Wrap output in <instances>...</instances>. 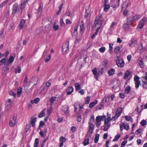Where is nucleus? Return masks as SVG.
I'll return each mask as SVG.
<instances>
[{"mask_svg": "<svg viewBox=\"0 0 147 147\" xmlns=\"http://www.w3.org/2000/svg\"><path fill=\"white\" fill-rule=\"evenodd\" d=\"M22 10L21 8L19 7L17 3H15L13 4L12 8V14L15 15L16 14L22 13Z\"/></svg>", "mask_w": 147, "mask_h": 147, "instance_id": "nucleus-1", "label": "nucleus"}, {"mask_svg": "<svg viewBox=\"0 0 147 147\" xmlns=\"http://www.w3.org/2000/svg\"><path fill=\"white\" fill-rule=\"evenodd\" d=\"M117 59L116 61L117 65L119 67H123L125 63L123 59L119 58L118 56H117Z\"/></svg>", "mask_w": 147, "mask_h": 147, "instance_id": "nucleus-2", "label": "nucleus"}, {"mask_svg": "<svg viewBox=\"0 0 147 147\" xmlns=\"http://www.w3.org/2000/svg\"><path fill=\"white\" fill-rule=\"evenodd\" d=\"M123 109L122 108L120 107L118 108L116 111L115 115L112 117L111 119V120L113 119L115 120L117 118L119 117Z\"/></svg>", "mask_w": 147, "mask_h": 147, "instance_id": "nucleus-3", "label": "nucleus"}, {"mask_svg": "<svg viewBox=\"0 0 147 147\" xmlns=\"http://www.w3.org/2000/svg\"><path fill=\"white\" fill-rule=\"evenodd\" d=\"M146 17H144L140 21L138 26V28L142 29L143 28L144 26L146 23Z\"/></svg>", "mask_w": 147, "mask_h": 147, "instance_id": "nucleus-4", "label": "nucleus"}, {"mask_svg": "<svg viewBox=\"0 0 147 147\" xmlns=\"http://www.w3.org/2000/svg\"><path fill=\"white\" fill-rule=\"evenodd\" d=\"M99 18L98 17H96V19L95 21L94 22V24L96 27H97L98 26H99L100 27V26L103 24L102 20H99Z\"/></svg>", "mask_w": 147, "mask_h": 147, "instance_id": "nucleus-5", "label": "nucleus"}, {"mask_svg": "<svg viewBox=\"0 0 147 147\" xmlns=\"http://www.w3.org/2000/svg\"><path fill=\"white\" fill-rule=\"evenodd\" d=\"M120 0H115L114 2H112L111 7L114 9H117L119 7L120 4Z\"/></svg>", "mask_w": 147, "mask_h": 147, "instance_id": "nucleus-6", "label": "nucleus"}, {"mask_svg": "<svg viewBox=\"0 0 147 147\" xmlns=\"http://www.w3.org/2000/svg\"><path fill=\"white\" fill-rule=\"evenodd\" d=\"M12 64V63H9V61L8 60L7 61H5V63L3 67V70L5 71H8L9 70V65Z\"/></svg>", "mask_w": 147, "mask_h": 147, "instance_id": "nucleus-7", "label": "nucleus"}, {"mask_svg": "<svg viewBox=\"0 0 147 147\" xmlns=\"http://www.w3.org/2000/svg\"><path fill=\"white\" fill-rule=\"evenodd\" d=\"M37 116V115H34L32 116L30 119L32 127H34L35 126V123L37 119L36 117V116Z\"/></svg>", "mask_w": 147, "mask_h": 147, "instance_id": "nucleus-8", "label": "nucleus"}, {"mask_svg": "<svg viewBox=\"0 0 147 147\" xmlns=\"http://www.w3.org/2000/svg\"><path fill=\"white\" fill-rule=\"evenodd\" d=\"M137 43V41L135 38H132L130 41L129 42V45L130 47H132L133 46H134L136 45Z\"/></svg>", "mask_w": 147, "mask_h": 147, "instance_id": "nucleus-9", "label": "nucleus"}, {"mask_svg": "<svg viewBox=\"0 0 147 147\" xmlns=\"http://www.w3.org/2000/svg\"><path fill=\"white\" fill-rule=\"evenodd\" d=\"M69 43L66 42V43L63 44L62 46L63 51H65V53H67L69 50Z\"/></svg>", "mask_w": 147, "mask_h": 147, "instance_id": "nucleus-10", "label": "nucleus"}, {"mask_svg": "<svg viewBox=\"0 0 147 147\" xmlns=\"http://www.w3.org/2000/svg\"><path fill=\"white\" fill-rule=\"evenodd\" d=\"M92 72H93V75L94 76V78L96 80H98V78L100 76L99 71L98 72L96 68H94L92 70Z\"/></svg>", "mask_w": 147, "mask_h": 147, "instance_id": "nucleus-11", "label": "nucleus"}, {"mask_svg": "<svg viewBox=\"0 0 147 147\" xmlns=\"http://www.w3.org/2000/svg\"><path fill=\"white\" fill-rule=\"evenodd\" d=\"M138 62L139 64L140 67L142 68H143L144 67V63L142 60V58L141 57H140L138 60Z\"/></svg>", "mask_w": 147, "mask_h": 147, "instance_id": "nucleus-12", "label": "nucleus"}, {"mask_svg": "<svg viewBox=\"0 0 147 147\" xmlns=\"http://www.w3.org/2000/svg\"><path fill=\"white\" fill-rule=\"evenodd\" d=\"M124 127V129L126 130H128L129 129V125L128 124H127L125 125L124 123H122L121 125H120V130L121 131H122L123 128Z\"/></svg>", "mask_w": 147, "mask_h": 147, "instance_id": "nucleus-13", "label": "nucleus"}, {"mask_svg": "<svg viewBox=\"0 0 147 147\" xmlns=\"http://www.w3.org/2000/svg\"><path fill=\"white\" fill-rule=\"evenodd\" d=\"M66 139L63 136L59 138V141L60 142L59 147H62L63 145V143L66 141Z\"/></svg>", "mask_w": 147, "mask_h": 147, "instance_id": "nucleus-14", "label": "nucleus"}, {"mask_svg": "<svg viewBox=\"0 0 147 147\" xmlns=\"http://www.w3.org/2000/svg\"><path fill=\"white\" fill-rule=\"evenodd\" d=\"M74 88L71 86L68 87L66 90V92L67 95H69L72 93L74 91Z\"/></svg>", "mask_w": 147, "mask_h": 147, "instance_id": "nucleus-15", "label": "nucleus"}, {"mask_svg": "<svg viewBox=\"0 0 147 147\" xmlns=\"http://www.w3.org/2000/svg\"><path fill=\"white\" fill-rule=\"evenodd\" d=\"M28 2H26V1L24 0L23 2L22 1L20 4L19 5V7L21 8V9L22 10L25 8L26 3Z\"/></svg>", "mask_w": 147, "mask_h": 147, "instance_id": "nucleus-16", "label": "nucleus"}, {"mask_svg": "<svg viewBox=\"0 0 147 147\" xmlns=\"http://www.w3.org/2000/svg\"><path fill=\"white\" fill-rule=\"evenodd\" d=\"M25 22L26 21L24 19H22L21 20L19 25L20 27V29L23 28V26L25 24Z\"/></svg>", "mask_w": 147, "mask_h": 147, "instance_id": "nucleus-17", "label": "nucleus"}, {"mask_svg": "<svg viewBox=\"0 0 147 147\" xmlns=\"http://www.w3.org/2000/svg\"><path fill=\"white\" fill-rule=\"evenodd\" d=\"M22 92V88L20 87H19L17 89V96L18 97H19L21 96Z\"/></svg>", "mask_w": 147, "mask_h": 147, "instance_id": "nucleus-18", "label": "nucleus"}, {"mask_svg": "<svg viewBox=\"0 0 147 147\" xmlns=\"http://www.w3.org/2000/svg\"><path fill=\"white\" fill-rule=\"evenodd\" d=\"M51 84V83L50 80L47 81L46 83V86L44 88V90L48 89Z\"/></svg>", "mask_w": 147, "mask_h": 147, "instance_id": "nucleus-19", "label": "nucleus"}, {"mask_svg": "<svg viewBox=\"0 0 147 147\" xmlns=\"http://www.w3.org/2000/svg\"><path fill=\"white\" fill-rule=\"evenodd\" d=\"M46 109H43L38 115V117L40 118H41L42 117H44L45 115V111L46 110Z\"/></svg>", "mask_w": 147, "mask_h": 147, "instance_id": "nucleus-20", "label": "nucleus"}, {"mask_svg": "<svg viewBox=\"0 0 147 147\" xmlns=\"http://www.w3.org/2000/svg\"><path fill=\"white\" fill-rule=\"evenodd\" d=\"M89 131L92 133V131L94 129V125L92 123H89Z\"/></svg>", "mask_w": 147, "mask_h": 147, "instance_id": "nucleus-21", "label": "nucleus"}, {"mask_svg": "<svg viewBox=\"0 0 147 147\" xmlns=\"http://www.w3.org/2000/svg\"><path fill=\"white\" fill-rule=\"evenodd\" d=\"M131 74V72L129 71H126L123 79L124 80L126 79Z\"/></svg>", "mask_w": 147, "mask_h": 147, "instance_id": "nucleus-22", "label": "nucleus"}, {"mask_svg": "<svg viewBox=\"0 0 147 147\" xmlns=\"http://www.w3.org/2000/svg\"><path fill=\"white\" fill-rule=\"evenodd\" d=\"M59 97V95H56L52 97L50 99V101H55V100H58V98Z\"/></svg>", "mask_w": 147, "mask_h": 147, "instance_id": "nucleus-23", "label": "nucleus"}, {"mask_svg": "<svg viewBox=\"0 0 147 147\" xmlns=\"http://www.w3.org/2000/svg\"><path fill=\"white\" fill-rule=\"evenodd\" d=\"M115 70L113 68L111 69L108 72V74L109 76H111L114 74Z\"/></svg>", "mask_w": 147, "mask_h": 147, "instance_id": "nucleus-24", "label": "nucleus"}, {"mask_svg": "<svg viewBox=\"0 0 147 147\" xmlns=\"http://www.w3.org/2000/svg\"><path fill=\"white\" fill-rule=\"evenodd\" d=\"M117 24V23L114 22H112V23L110 26L109 28V30H114V27L115 25Z\"/></svg>", "mask_w": 147, "mask_h": 147, "instance_id": "nucleus-25", "label": "nucleus"}, {"mask_svg": "<svg viewBox=\"0 0 147 147\" xmlns=\"http://www.w3.org/2000/svg\"><path fill=\"white\" fill-rule=\"evenodd\" d=\"M141 17V16L139 14L135 15L132 17L134 21L138 20L139 19H140Z\"/></svg>", "mask_w": 147, "mask_h": 147, "instance_id": "nucleus-26", "label": "nucleus"}, {"mask_svg": "<svg viewBox=\"0 0 147 147\" xmlns=\"http://www.w3.org/2000/svg\"><path fill=\"white\" fill-rule=\"evenodd\" d=\"M75 86L76 91L79 90L81 89L80 86L78 83H76L75 84Z\"/></svg>", "mask_w": 147, "mask_h": 147, "instance_id": "nucleus-27", "label": "nucleus"}, {"mask_svg": "<svg viewBox=\"0 0 147 147\" xmlns=\"http://www.w3.org/2000/svg\"><path fill=\"white\" fill-rule=\"evenodd\" d=\"M131 88L130 86H127L126 87L125 90L124 92L126 94H128L130 91Z\"/></svg>", "mask_w": 147, "mask_h": 147, "instance_id": "nucleus-28", "label": "nucleus"}, {"mask_svg": "<svg viewBox=\"0 0 147 147\" xmlns=\"http://www.w3.org/2000/svg\"><path fill=\"white\" fill-rule=\"evenodd\" d=\"M6 59V57H4L0 61V65H2L5 64Z\"/></svg>", "mask_w": 147, "mask_h": 147, "instance_id": "nucleus-29", "label": "nucleus"}, {"mask_svg": "<svg viewBox=\"0 0 147 147\" xmlns=\"http://www.w3.org/2000/svg\"><path fill=\"white\" fill-rule=\"evenodd\" d=\"M63 110L65 114H67L68 113V107L67 106H65L63 107Z\"/></svg>", "mask_w": 147, "mask_h": 147, "instance_id": "nucleus-30", "label": "nucleus"}, {"mask_svg": "<svg viewBox=\"0 0 147 147\" xmlns=\"http://www.w3.org/2000/svg\"><path fill=\"white\" fill-rule=\"evenodd\" d=\"M38 102H31L30 103L28 104V108L29 109H31L32 108V105H33L34 103L37 104L38 103Z\"/></svg>", "mask_w": 147, "mask_h": 147, "instance_id": "nucleus-31", "label": "nucleus"}, {"mask_svg": "<svg viewBox=\"0 0 147 147\" xmlns=\"http://www.w3.org/2000/svg\"><path fill=\"white\" fill-rule=\"evenodd\" d=\"M105 125L104 129V131H107L110 127V123H104Z\"/></svg>", "mask_w": 147, "mask_h": 147, "instance_id": "nucleus-32", "label": "nucleus"}, {"mask_svg": "<svg viewBox=\"0 0 147 147\" xmlns=\"http://www.w3.org/2000/svg\"><path fill=\"white\" fill-rule=\"evenodd\" d=\"M53 27L54 30L56 31L59 30V26L58 25H56L55 23H54L53 25Z\"/></svg>", "mask_w": 147, "mask_h": 147, "instance_id": "nucleus-33", "label": "nucleus"}, {"mask_svg": "<svg viewBox=\"0 0 147 147\" xmlns=\"http://www.w3.org/2000/svg\"><path fill=\"white\" fill-rule=\"evenodd\" d=\"M83 107V106L82 105H78L77 106H75V111H77V109H78L79 111H80L82 109V108Z\"/></svg>", "mask_w": 147, "mask_h": 147, "instance_id": "nucleus-34", "label": "nucleus"}, {"mask_svg": "<svg viewBox=\"0 0 147 147\" xmlns=\"http://www.w3.org/2000/svg\"><path fill=\"white\" fill-rule=\"evenodd\" d=\"M130 24L129 23L127 22L125 23L123 25V28L125 29H127L129 27Z\"/></svg>", "mask_w": 147, "mask_h": 147, "instance_id": "nucleus-35", "label": "nucleus"}, {"mask_svg": "<svg viewBox=\"0 0 147 147\" xmlns=\"http://www.w3.org/2000/svg\"><path fill=\"white\" fill-rule=\"evenodd\" d=\"M110 7V5H105L104 6V10L105 12H107L109 10Z\"/></svg>", "mask_w": 147, "mask_h": 147, "instance_id": "nucleus-36", "label": "nucleus"}, {"mask_svg": "<svg viewBox=\"0 0 147 147\" xmlns=\"http://www.w3.org/2000/svg\"><path fill=\"white\" fill-rule=\"evenodd\" d=\"M15 59V57H14L13 56H10L9 59H8V61H9V62L11 63H13L14 60Z\"/></svg>", "mask_w": 147, "mask_h": 147, "instance_id": "nucleus-37", "label": "nucleus"}, {"mask_svg": "<svg viewBox=\"0 0 147 147\" xmlns=\"http://www.w3.org/2000/svg\"><path fill=\"white\" fill-rule=\"evenodd\" d=\"M9 124L10 126L13 127L16 125V123L13 121L11 120L9 121Z\"/></svg>", "mask_w": 147, "mask_h": 147, "instance_id": "nucleus-38", "label": "nucleus"}, {"mask_svg": "<svg viewBox=\"0 0 147 147\" xmlns=\"http://www.w3.org/2000/svg\"><path fill=\"white\" fill-rule=\"evenodd\" d=\"M128 23H129L130 24L132 23L134 21L133 20V18L129 17L127 19V21Z\"/></svg>", "mask_w": 147, "mask_h": 147, "instance_id": "nucleus-39", "label": "nucleus"}, {"mask_svg": "<svg viewBox=\"0 0 147 147\" xmlns=\"http://www.w3.org/2000/svg\"><path fill=\"white\" fill-rule=\"evenodd\" d=\"M124 118L125 120L127 121H129L130 120L131 122H132L133 121L132 119L130 116L128 117L127 116L125 115L124 116Z\"/></svg>", "mask_w": 147, "mask_h": 147, "instance_id": "nucleus-40", "label": "nucleus"}, {"mask_svg": "<svg viewBox=\"0 0 147 147\" xmlns=\"http://www.w3.org/2000/svg\"><path fill=\"white\" fill-rule=\"evenodd\" d=\"M43 7V5L42 4H40L39 7L38 8V13H39V12H40L41 13L42 12V10Z\"/></svg>", "mask_w": 147, "mask_h": 147, "instance_id": "nucleus-41", "label": "nucleus"}, {"mask_svg": "<svg viewBox=\"0 0 147 147\" xmlns=\"http://www.w3.org/2000/svg\"><path fill=\"white\" fill-rule=\"evenodd\" d=\"M120 137V134H118L116 135L114 139L113 140V141L114 142L116 141Z\"/></svg>", "mask_w": 147, "mask_h": 147, "instance_id": "nucleus-42", "label": "nucleus"}, {"mask_svg": "<svg viewBox=\"0 0 147 147\" xmlns=\"http://www.w3.org/2000/svg\"><path fill=\"white\" fill-rule=\"evenodd\" d=\"M45 123L43 121H41L39 123L38 129H40L45 125Z\"/></svg>", "mask_w": 147, "mask_h": 147, "instance_id": "nucleus-43", "label": "nucleus"}, {"mask_svg": "<svg viewBox=\"0 0 147 147\" xmlns=\"http://www.w3.org/2000/svg\"><path fill=\"white\" fill-rule=\"evenodd\" d=\"M9 94L10 95L13 96L14 98H15L16 96V94L13 92L12 90H11L9 92Z\"/></svg>", "mask_w": 147, "mask_h": 147, "instance_id": "nucleus-44", "label": "nucleus"}, {"mask_svg": "<svg viewBox=\"0 0 147 147\" xmlns=\"http://www.w3.org/2000/svg\"><path fill=\"white\" fill-rule=\"evenodd\" d=\"M97 103V102H91L89 105V107L91 108L93 107Z\"/></svg>", "mask_w": 147, "mask_h": 147, "instance_id": "nucleus-45", "label": "nucleus"}, {"mask_svg": "<svg viewBox=\"0 0 147 147\" xmlns=\"http://www.w3.org/2000/svg\"><path fill=\"white\" fill-rule=\"evenodd\" d=\"M38 144V139L36 138L35 140V142L34 144V147H37Z\"/></svg>", "mask_w": 147, "mask_h": 147, "instance_id": "nucleus-46", "label": "nucleus"}, {"mask_svg": "<svg viewBox=\"0 0 147 147\" xmlns=\"http://www.w3.org/2000/svg\"><path fill=\"white\" fill-rule=\"evenodd\" d=\"M140 84V82L137 81L135 82V87L136 89H138L139 87Z\"/></svg>", "mask_w": 147, "mask_h": 147, "instance_id": "nucleus-47", "label": "nucleus"}, {"mask_svg": "<svg viewBox=\"0 0 147 147\" xmlns=\"http://www.w3.org/2000/svg\"><path fill=\"white\" fill-rule=\"evenodd\" d=\"M105 47H103L100 48L99 49V51L100 52L103 53L105 52Z\"/></svg>", "mask_w": 147, "mask_h": 147, "instance_id": "nucleus-48", "label": "nucleus"}, {"mask_svg": "<svg viewBox=\"0 0 147 147\" xmlns=\"http://www.w3.org/2000/svg\"><path fill=\"white\" fill-rule=\"evenodd\" d=\"M104 102H101L100 104L98 105V106L97 108L99 109H101L104 106Z\"/></svg>", "mask_w": 147, "mask_h": 147, "instance_id": "nucleus-49", "label": "nucleus"}, {"mask_svg": "<svg viewBox=\"0 0 147 147\" xmlns=\"http://www.w3.org/2000/svg\"><path fill=\"white\" fill-rule=\"evenodd\" d=\"M15 72L17 73L18 72V73H20L21 72V67L20 66H18L17 68L15 69Z\"/></svg>", "mask_w": 147, "mask_h": 147, "instance_id": "nucleus-50", "label": "nucleus"}, {"mask_svg": "<svg viewBox=\"0 0 147 147\" xmlns=\"http://www.w3.org/2000/svg\"><path fill=\"white\" fill-rule=\"evenodd\" d=\"M65 24L64 23L63 18L61 19L60 20V25L61 27H63L65 26Z\"/></svg>", "mask_w": 147, "mask_h": 147, "instance_id": "nucleus-51", "label": "nucleus"}, {"mask_svg": "<svg viewBox=\"0 0 147 147\" xmlns=\"http://www.w3.org/2000/svg\"><path fill=\"white\" fill-rule=\"evenodd\" d=\"M99 138V135L98 134H96L95 137L94 138V142H95L97 143L98 141Z\"/></svg>", "mask_w": 147, "mask_h": 147, "instance_id": "nucleus-52", "label": "nucleus"}, {"mask_svg": "<svg viewBox=\"0 0 147 147\" xmlns=\"http://www.w3.org/2000/svg\"><path fill=\"white\" fill-rule=\"evenodd\" d=\"M102 120V117L101 116H98L96 117V122H100Z\"/></svg>", "mask_w": 147, "mask_h": 147, "instance_id": "nucleus-53", "label": "nucleus"}, {"mask_svg": "<svg viewBox=\"0 0 147 147\" xmlns=\"http://www.w3.org/2000/svg\"><path fill=\"white\" fill-rule=\"evenodd\" d=\"M111 119L109 117H107L105 119L104 123H110L109 122Z\"/></svg>", "mask_w": 147, "mask_h": 147, "instance_id": "nucleus-54", "label": "nucleus"}, {"mask_svg": "<svg viewBox=\"0 0 147 147\" xmlns=\"http://www.w3.org/2000/svg\"><path fill=\"white\" fill-rule=\"evenodd\" d=\"M120 50V47L119 46L117 47L114 49L115 53H118Z\"/></svg>", "mask_w": 147, "mask_h": 147, "instance_id": "nucleus-55", "label": "nucleus"}, {"mask_svg": "<svg viewBox=\"0 0 147 147\" xmlns=\"http://www.w3.org/2000/svg\"><path fill=\"white\" fill-rule=\"evenodd\" d=\"M113 44L112 43V44H109V52L111 53L112 52V50L113 49Z\"/></svg>", "mask_w": 147, "mask_h": 147, "instance_id": "nucleus-56", "label": "nucleus"}, {"mask_svg": "<svg viewBox=\"0 0 147 147\" xmlns=\"http://www.w3.org/2000/svg\"><path fill=\"white\" fill-rule=\"evenodd\" d=\"M51 57V56L50 54L49 55L46 59H45V62L46 63L48 62L49 60L50 59Z\"/></svg>", "mask_w": 147, "mask_h": 147, "instance_id": "nucleus-57", "label": "nucleus"}, {"mask_svg": "<svg viewBox=\"0 0 147 147\" xmlns=\"http://www.w3.org/2000/svg\"><path fill=\"white\" fill-rule=\"evenodd\" d=\"M89 144V140L88 138L85 139L83 143V144L84 146H86Z\"/></svg>", "mask_w": 147, "mask_h": 147, "instance_id": "nucleus-58", "label": "nucleus"}, {"mask_svg": "<svg viewBox=\"0 0 147 147\" xmlns=\"http://www.w3.org/2000/svg\"><path fill=\"white\" fill-rule=\"evenodd\" d=\"M140 123L142 126H144L146 125V121L145 120L143 119L141 121Z\"/></svg>", "mask_w": 147, "mask_h": 147, "instance_id": "nucleus-59", "label": "nucleus"}, {"mask_svg": "<svg viewBox=\"0 0 147 147\" xmlns=\"http://www.w3.org/2000/svg\"><path fill=\"white\" fill-rule=\"evenodd\" d=\"M140 78L137 75H135L134 77V81L135 82L140 81Z\"/></svg>", "mask_w": 147, "mask_h": 147, "instance_id": "nucleus-60", "label": "nucleus"}, {"mask_svg": "<svg viewBox=\"0 0 147 147\" xmlns=\"http://www.w3.org/2000/svg\"><path fill=\"white\" fill-rule=\"evenodd\" d=\"M128 12V11L126 9H125L123 10V14H124V17L127 16Z\"/></svg>", "mask_w": 147, "mask_h": 147, "instance_id": "nucleus-61", "label": "nucleus"}, {"mask_svg": "<svg viewBox=\"0 0 147 147\" xmlns=\"http://www.w3.org/2000/svg\"><path fill=\"white\" fill-rule=\"evenodd\" d=\"M143 82V87L145 88H147V82L145 81Z\"/></svg>", "mask_w": 147, "mask_h": 147, "instance_id": "nucleus-62", "label": "nucleus"}, {"mask_svg": "<svg viewBox=\"0 0 147 147\" xmlns=\"http://www.w3.org/2000/svg\"><path fill=\"white\" fill-rule=\"evenodd\" d=\"M104 68L103 67L101 68L100 70L99 71V74L102 75L104 73Z\"/></svg>", "mask_w": 147, "mask_h": 147, "instance_id": "nucleus-63", "label": "nucleus"}, {"mask_svg": "<svg viewBox=\"0 0 147 147\" xmlns=\"http://www.w3.org/2000/svg\"><path fill=\"white\" fill-rule=\"evenodd\" d=\"M65 22L66 24H71L72 23V22L68 19H66L65 20Z\"/></svg>", "mask_w": 147, "mask_h": 147, "instance_id": "nucleus-64", "label": "nucleus"}]
</instances>
